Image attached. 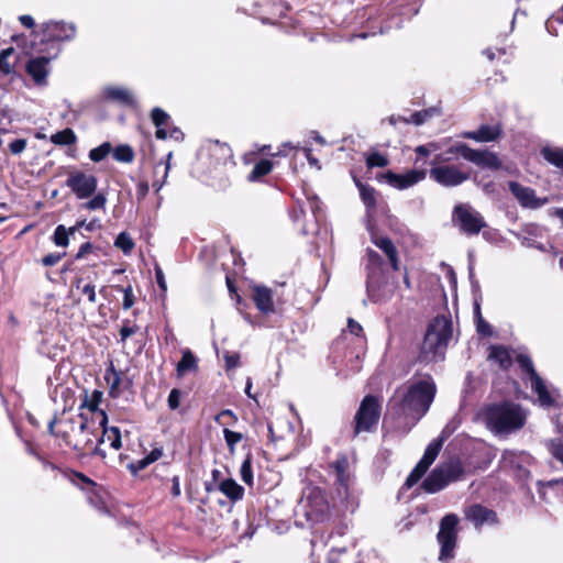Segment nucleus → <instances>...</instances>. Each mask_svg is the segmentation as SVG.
Returning a JSON list of instances; mask_svg holds the SVG:
<instances>
[{
  "instance_id": "64",
  "label": "nucleus",
  "mask_w": 563,
  "mask_h": 563,
  "mask_svg": "<svg viewBox=\"0 0 563 563\" xmlns=\"http://www.w3.org/2000/svg\"><path fill=\"white\" fill-rule=\"evenodd\" d=\"M173 495L174 496L180 495V487H179V482H178L177 477H174V479H173Z\"/></svg>"
},
{
  "instance_id": "52",
  "label": "nucleus",
  "mask_w": 563,
  "mask_h": 563,
  "mask_svg": "<svg viewBox=\"0 0 563 563\" xmlns=\"http://www.w3.org/2000/svg\"><path fill=\"white\" fill-rule=\"evenodd\" d=\"M26 147V140L24 139H16L13 142L9 144V148L12 154H20L22 153Z\"/></svg>"
},
{
  "instance_id": "32",
  "label": "nucleus",
  "mask_w": 563,
  "mask_h": 563,
  "mask_svg": "<svg viewBox=\"0 0 563 563\" xmlns=\"http://www.w3.org/2000/svg\"><path fill=\"white\" fill-rule=\"evenodd\" d=\"M197 367V361L194 354L186 350L183 352L181 360L177 365V373L179 376H184L187 372L195 371Z\"/></svg>"
},
{
  "instance_id": "9",
  "label": "nucleus",
  "mask_w": 563,
  "mask_h": 563,
  "mask_svg": "<svg viewBox=\"0 0 563 563\" xmlns=\"http://www.w3.org/2000/svg\"><path fill=\"white\" fill-rule=\"evenodd\" d=\"M66 186L78 199H87L96 192L98 180L91 174L75 170L68 174Z\"/></svg>"
},
{
  "instance_id": "57",
  "label": "nucleus",
  "mask_w": 563,
  "mask_h": 563,
  "mask_svg": "<svg viewBox=\"0 0 563 563\" xmlns=\"http://www.w3.org/2000/svg\"><path fill=\"white\" fill-rule=\"evenodd\" d=\"M155 276H156V282H157L159 288L163 291H166L167 290V285H166L165 276H164V273H163V271H162V268L159 266L155 267Z\"/></svg>"
},
{
  "instance_id": "48",
  "label": "nucleus",
  "mask_w": 563,
  "mask_h": 563,
  "mask_svg": "<svg viewBox=\"0 0 563 563\" xmlns=\"http://www.w3.org/2000/svg\"><path fill=\"white\" fill-rule=\"evenodd\" d=\"M115 289L123 292V302H122L123 309H125V310L130 309L135 302L132 286H130V285L126 287L115 286Z\"/></svg>"
},
{
  "instance_id": "40",
  "label": "nucleus",
  "mask_w": 563,
  "mask_h": 563,
  "mask_svg": "<svg viewBox=\"0 0 563 563\" xmlns=\"http://www.w3.org/2000/svg\"><path fill=\"white\" fill-rule=\"evenodd\" d=\"M240 475L242 481L249 485H253V472H252V457L249 454L245 460L243 461L241 468H240Z\"/></svg>"
},
{
  "instance_id": "13",
  "label": "nucleus",
  "mask_w": 563,
  "mask_h": 563,
  "mask_svg": "<svg viewBox=\"0 0 563 563\" xmlns=\"http://www.w3.org/2000/svg\"><path fill=\"white\" fill-rule=\"evenodd\" d=\"M461 151V156L483 168L488 169H499L501 167V162L498 158L497 154L489 151H481L471 148L468 145H462L457 148Z\"/></svg>"
},
{
  "instance_id": "53",
  "label": "nucleus",
  "mask_w": 563,
  "mask_h": 563,
  "mask_svg": "<svg viewBox=\"0 0 563 563\" xmlns=\"http://www.w3.org/2000/svg\"><path fill=\"white\" fill-rule=\"evenodd\" d=\"M64 255H65V253H63V254H59V253L48 254V255H46V256H44L42 258V263L45 266H54L55 264H57L63 258Z\"/></svg>"
},
{
  "instance_id": "17",
  "label": "nucleus",
  "mask_w": 563,
  "mask_h": 563,
  "mask_svg": "<svg viewBox=\"0 0 563 563\" xmlns=\"http://www.w3.org/2000/svg\"><path fill=\"white\" fill-rule=\"evenodd\" d=\"M331 467L334 470L336 475V482L339 484L338 494L342 498L349 497V484H350V465L346 456H340L333 463Z\"/></svg>"
},
{
  "instance_id": "38",
  "label": "nucleus",
  "mask_w": 563,
  "mask_h": 563,
  "mask_svg": "<svg viewBox=\"0 0 563 563\" xmlns=\"http://www.w3.org/2000/svg\"><path fill=\"white\" fill-rule=\"evenodd\" d=\"M111 151V144L109 142H104L100 146L95 147L89 152V158L96 163L101 162L110 154Z\"/></svg>"
},
{
  "instance_id": "35",
  "label": "nucleus",
  "mask_w": 563,
  "mask_h": 563,
  "mask_svg": "<svg viewBox=\"0 0 563 563\" xmlns=\"http://www.w3.org/2000/svg\"><path fill=\"white\" fill-rule=\"evenodd\" d=\"M272 168H273V163L271 161L262 159L257 164H255L254 168L252 169V172L247 176V179L250 181H256L261 177L269 174Z\"/></svg>"
},
{
  "instance_id": "36",
  "label": "nucleus",
  "mask_w": 563,
  "mask_h": 563,
  "mask_svg": "<svg viewBox=\"0 0 563 563\" xmlns=\"http://www.w3.org/2000/svg\"><path fill=\"white\" fill-rule=\"evenodd\" d=\"M81 223H79L76 227L70 228L67 230L64 225H57L54 232V243L57 246H67L69 243L68 235L73 234L78 227H80Z\"/></svg>"
},
{
  "instance_id": "29",
  "label": "nucleus",
  "mask_w": 563,
  "mask_h": 563,
  "mask_svg": "<svg viewBox=\"0 0 563 563\" xmlns=\"http://www.w3.org/2000/svg\"><path fill=\"white\" fill-rule=\"evenodd\" d=\"M104 379L109 386V395L117 398L120 395V387L122 383L121 373L118 372L112 365L106 371Z\"/></svg>"
},
{
  "instance_id": "50",
  "label": "nucleus",
  "mask_w": 563,
  "mask_h": 563,
  "mask_svg": "<svg viewBox=\"0 0 563 563\" xmlns=\"http://www.w3.org/2000/svg\"><path fill=\"white\" fill-rule=\"evenodd\" d=\"M551 454L561 463H563V443L561 440H552L549 443Z\"/></svg>"
},
{
  "instance_id": "60",
  "label": "nucleus",
  "mask_w": 563,
  "mask_h": 563,
  "mask_svg": "<svg viewBox=\"0 0 563 563\" xmlns=\"http://www.w3.org/2000/svg\"><path fill=\"white\" fill-rule=\"evenodd\" d=\"M347 328H349L350 332L354 335H360L363 330L361 324L353 319L347 320Z\"/></svg>"
},
{
  "instance_id": "7",
  "label": "nucleus",
  "mask_w": 563,
  "mask_h": 563,
  "mask_svg": "<svg viewBox=\"0 0 563 563\" xmlns=\"http://www.w3.org/2000/svg\"><path fill=\"white\" fill-rule=\"evenodd\" d=\"M459 518L454 514L445 515L440 522V530L438 532V542L441 545L440 561H449L453 558L454 549L456 545L457 532L456 526Z\"/></svg>"
},
{
  "instance_id": "58",
  "label": "nucleus",
  "mask_w": 563,
  "mask_h": 563,
  "mask_svg": "<svg viewBox=\"0 0 563 563\" xmlns=\"http://www.w3.org/2000/svg\"><path fill=\"white\" fill-rule=\"evenodd\" d=\"M135 332H136V328L135 327L123 325L120 329L121 341L124 342L128 338L133 335Z\"/></svg>"
},
{
  "instance_id": "5",
  "label": "nucleus",
  "mask_w": 563,
  "mask_h": 563,
  "mask_svg": "<svg viewBox=\"0 0 563 563\" xmlns=\"http://www.w3.org/2000/svg\"><path fill=\"white\" fill-rule=\"evenodd\" d=\"M462 474L463 466L461 461L452 459L437 466L422 483V488L429 494H434L443 489L451 482L460 479Z\"/></svg>"
},
{
  "instance_id": "12",
  "label": "nucleus",
  "mask_w": 563,
  "mask_h": 563,
  "mask_svg": "<svg viewBox=\"0 0 563 563\" xmlns=\"http://www.w3.org/2000/svg\"><path fill=\"white\" fill-rule=\"evenodd\" d=\"M454 214L459 220L461 230L467 234H477L485 227L483 217L468 206H456Z\"/></svg>"
},
{
  "instance_id": "63",
  "label": "nucleus",
  "mask_w": 563,
  "mask_h": 563,
  "mask_svg": "<svg viewBox=\"0 0 563 563\" xmlns=\"http://www.w3.org/2000/svg\"><path fill=\"white\" fill-rule=\"evenodd\" d=\"M19 20L25 27L31 29L35 25L34 19L31 15H21Z\"/></svg>"
},
{
  "instance_id": "8",
  "label": "nucleus",
  "mask_w": 563,
  "mask_h": 563,
  "mask_svg": "<svg viewBox=\"0 0 563 563\" xmlns=\"http://www.w3.org/2000/svg\"><path fill=\"white\" fill-rule=\"evenodd\" d=\"M444 437L433 440L426 449L422 459L419 461V463L416 465V467L411 471L409 476L407 477L405 482V486L407 488H411L413 485H416L420 478L426 474L429 466L434 462L438 454L441 451V448L443 445Z\"/></svg>"
},
{
  "instance_id": "3",
  "label": "nucleus",
  "mask_w": 563,
  "mask_h": 563,
  "mask_svg": "<svg viewBox=\"0 0 563 563\" xmlns=\"http://www.w3.org/2000/svg\"><path fill=\"white\" fill-rule=\"evenodd\" d=\"M488 429L495 433H509L520 429L526 421V413L519 405L501 402L486 406L482 411Z\"/></svg>"
},
{
  "instance_id": "55",
  "label": "nucleus",
  "mask_w": 563,
  "mask_h": 563,
  "mask_svg": "<svg viewBox=\"0 0 563 563\" xmlns=\"http://www.w3.org/2000/svg\"><path fill=\"white\" fill-rule=\"evenodd\" d=\"M180 404V391L178 389H173L168 396V406L170 409H176Z\"/></svg>"
},
{
  "instance_id": "23",
  "label": "nucleus",
  "mask_w": 563,
  "mask_h": 563,
  "mask_svg": "<svg viewBox=\"0 0 563 563\" xmlns=\"http://www.w3.org/2000/svg\"><path fill=\"white\" fill-rule=\"evenodd\" d=\"M501 134L499 125H481L476 131L463 133V137L474 140L476 142H492L497 140Z\"/></svg>"
},
{
  "instance_id": "47",
  "label": "nucleus",
  "mask_w": 563,
  "mask_h": 563,
  "mask_svg": "<svg viewBox=\"0 0 563 563\" xmlns=\"http://www.w3.org/2000/svg\"><path fill=\"white\" fill-rule=\"evenodd\" d=\"M223 435H224L225 442L230 449V452L233 453L235 444L243 439L242 433L232 431L228 428H224Z\"/></svg>"
},
{
  "instance_id": "44",
  "label": "nucleus",
  "mask_w": 563,
  "mask_h": 563,
  "mask_svg": "<svg viewBox=\"0 0 563 563\" xmlns=\"http://www.w3.org/2000/svg\"><path fill=\"white\" fill-rule=\"evenodd\" d=\"M102 400V393L93 390L90 396H86L82 406L87 407L90 411H96Z\"/></svg>"
},
{
  "instance_id": "37",
  "label": "nucleus",
  "mask_w": 563,
  "mask_h": 563,
  "mask_svg": "<svg viewBox=\"0 0 563 563\" xmlns=\"http://www.w3.org/2000/svg\"><path fill=\"white\" fill-rule=\"evenodd\" d=\"M113 158L122 163H131L134 159V152L129 145H119L113 150Z\"/></svg>"
},
{
  "instance_id": "49",
  "label": "nucleus",
  "mask_w": 563,
  "mask_h": 563,
  "mask_svg": "<svg viewBox=\"0 0 563 563\" xmlns=\"http://www.w3.org/2000/svg\"><path fill=\"white\" fill-rule=\"evenodd\" d=\"M151 118L156 128L163 126L169 119L167 112L161 108H154L151 112Z\"/></svg>"
},
{
  "instance_id": "26",
  "label": "nucleus",
  "mask_w": 563,
  "mask_h": 563,
  "mask_svg": "<svg viewBox=\"0 0 563 563\" xmlns=\"http://www.w3.org/2000/svg\"><path fill=\"white\" fill-rule=\"evenodd\" d=\"M219 489L232 501L242 499L244 495V488L232 478L222 481L219 484Z\"/></svg>"
},
{
  "instance_id": "28",
  "label": "nucleus",
  "mask_w": 563,
  "mask_h": 563,
  "mask_svg": "<svg viewBox=\"0 0 563 563\" xmlns=\"http://www.w3.org/2000/svg\"><path fill=\"white\" fill-rule=\"evenodd\" d=\"M163 455V449L162 448H154L145 457L137 460L135 462H132L128 465V468L133 473L136 474L137 472L146 468L152 463L159 460Z\"/></svg>"
},
{
  "instance_id": "46",
  "label": "nucleus",
  "mask_w": 563,
  "mask_h": 563,
  "mask_svg": "<svg viewBox=\"0 0 563 563\" xmlns=\"http://www.w3.org/2000/svg\"><path fill=\"white\" fill-rule=\"evenodd\" d=\"M437 112V109H428L423 111L416 112L410 115V119L406 120L408 123H413L416 125H420L426 122L428 118L433 115Z\"/></svg>"
},
{
  "instance_id": "6",
  "label": "nucleus",
  "mask_w": 563,
  "mask_h": 563,
  "mask_svg": "<svg viewBox=\"0 0 563 563\" xmlns=\"http://www.w3.org/2000/svg\"><path fill=\"white\" fill-rule=\"evenodd\" d=\"M380 417V406L378 399L374 396H366L362 400L354 420V433L371 432L375 429Z\"/></svg>"
},
{
  "instance_id": "24",
  "label": "nucleus",
  "mask_w": 563,
  "mask_h": 563,
  "mask_svg": "<svg viewBox=\"0 0 563 563\" xmlns=\"http://www.w3.org/2000/svg\"><path fill=\"white\" fill-rule=\"evenodd\" d=\"M372 242L386 255L394 271L399 269L398 252L393 241L386 236L372 235Z\"/></svg>"
},
{
  "instance_id": "62",
  "label": "nucleus",
  "mask_w": 563,
  "mask_h": 563,
  "mask_svg": "<svg viewBox=\"0 0 563 563\" xmlns=\"http://www.w3.org/2000/svg\"><path fill=\"white\" fill-rule=\"evenodd\" d=\"M92 249H93V246L91 243H89V242L84 243L80 246V249L76 255V258L79 260V258L84 257L86 254L90 253L92 251Z\"/></svg>"
},
{
  "instance_id": "45",
  "label": "nucleus",
  "mask_w": 563,
  "mask_h": 563,
  "mask_svg": "<svg viewBox=\"0 0 563 563\" xmlns=\"http://www.w3.org/2000/svg\"><path fill=\"white\" fill-rule=\"evenodd\" d=\"M14 49L12 47L5 48L0 53V71L8 75L11 74L13 67L8 62L9 57L13 54Z\"/></svg>"
},
{
  "instance_id": "43",
  "label": "nucleus",
  "mask_w": 563,
  "mask_h": 563,
  "mask_svg": "<svg viewBox=\"0 0 563 563\" xmlns=\"http://www.w3.org/2000/svg\"><path fill=\"white\" fill-rule=\"evenodd\" d=\"M388 164H389L388 158L385 155H383V154H380L378 152L371 153L366 157V165L369 168H373V167H385Z\"/></svg>"
},
{
  "instance_id": "10",
  "label": "nucleus",
  "mask_w": 563,
  "mask_h": 563,
  "mask_svg": "<svg viewBox=\"0 0 563 563\" xmlns=\"http://www.w3.org/2000/svg\"><path fill=\"white\" fill-rule=\"evenodd\" d=\"M517 361L521 368L526 371L529 375L531 388L538 395V400L541 406L550 407L553 405L554 400L551 397L550 393L547 389V386L542 378L534 371L532 361L527 355H518Z\"/></svg>"
},
{
  "instance_id": "27",
  "label": "nucleus",
  "mask_w": 563,
  "mask_h": 563,
  "mask_svg": "<svg viewBox=\"0 0 563 563\" xmlns=\"http://www.w3.org/2000/svg\"><path fill=\"white\" fill-rule=\"evenodd\" d=\"M104 95L108 99L118 101L120 103L126 106L134 104L133 95L125 88L122 87H107L104 89Z\"/></svg>"
},
{
  "instance_id": "1",
  "label": "nucleus",
  "mask_w": 563,
  "mask_h": 563,
  "mask_svg": "<svg viewBox=\"0 0 563 563\" xmlns=\"http://www.w3.org/2000/svg\"><path fill=\"white\" fill-rule=\"evenodd\" d=\"M435 391L437 387L431 377L412 382L396 389L389 406L398 413L418 421L429 410Z\"/></svg>"
},
{
  "instance_id": "41",
  "label": "nucleus",
  "mask_w": 563,
  "mask_h": 563,
  "mask_svg": "<svg viewBox=\"0 0 563 563\" xmlns=\"http://www.w3.org/2000/svg\"><path fill=\"white\" fill-rule=\"evenodd\" d=\"M114 245L122 250L124 254H129L134 247V242L129 234L122 232L117 236Z\"/></svg>"
},
{
  "instance_id": "19",
  "label": "nucleus",
  "mask_w": 563,
  "mask_h": 563,
  "mask_svg": "<svg viewBox=\"0 0 563 563\" xmlns=\"http://www.w3.org/2000/svg\"><path fill=\"white\" fill-rule=\"evenodd\" d=\"M51 58L45 56L31 58L26 64V73L38 86L46 85V78L49 74L48 64Z\"/></svg>"
},
{
  "instance_id": "56",
  "label": "nucleus",
  "mask_w": 563,
  "mask_h": 563,
  "mask_svg": "<svg viewBox=\"0 0 563 563\" xmlns=\"http://www.w3.org/2000/svg\"><path fill=\"white\" fill-rule=\"evenodd\" d=\"M227 368H234L239 365L240 356L236 353H227L224 355Z\"/></svg>"
},
{
  "instance_id": "39",
  "label": "nucleus",
  "mask_w": 563,
  "mask_h": 563,
  "mask_svg": "<svg viewBox=\"0 0 563 563\" xmlns=\"http://www.w3.org/2000/svg\"><path fill=\"white\" fill-rule=\"evenodd\" d=\"M82 277H77L74 282V286L77 289H80L81 292L87 296V299L90 303H96L97 294L95 286L92 284H86L82 286Z\"/></svg>"
},
{
  "instance_id": "16",
  "label": "nucleus",
  "mask_w": 563,
  "mask_h": 563,
  "mask_svg": "<svg viewBox=\"0 0 563 563\" xmlns=\"http://www.w3.org/2000/svg\"><path fill=\"white\" fill-rule=\"evenodd\" d=\"M509 189L525 208L537 209L548 202V198H537L536 191L532 188L525 187L516 181L509 183Z\"/></svg>"
},
{
  "instance_id": "42",
  "label": "nucleus",
  "mask_w": 563,
  "mask_h": 563,
  "mask_svg": "<svg viewBox=\"0 0 563 563\" xmlns=\"http://www.w3.org/2000/svg\"><path fill=\"white\" fill-rule=\"evenodd\" d=\"M92 198L82 205V207L87 210H98L103 209L107 203V197L103 192H98L97 195H92Z\"/></svg>"
},
{
  "instance_id": "61",
  "label": "nucleus",
  "mask_w": 563,
  "mask_h": 563,
  "mask_svg": "<svg viewBox=\"0 0 563 563\" xmlns=\"http://www.w3.org/2000/svg\"><path fill=\"white\" fill-rule=\"evenodd\" d=\"M303 152H305V155H306V157L308 159L309 165L316 167L317 169H321L319 161L311 155V150L310 148H305Z\"/></svg>"
},
{
  "instance_id": "33",
  "label": "nucleus",
  "mask_w": 563,
  "mask_h": 563,
  "mask_svg": "<svg viewBox=\"0 0 563 563\" xmlns=\"http://www.w3.org/2000/svg\"><path fill=\"white\" fill-rule=\"evenodd\" d=\"M76 141V134L69 128L51 135V142L55 145H71Z\"/></svg>"
},
{
  "instance_id": "34",
  "label": "nucleus",
  "mask_w": 563,
  "mask_h": 563,
  "mask_svg": "<svg viewBox=\"0 0 563 563\" xmlns=\"http://www.w3.org/2000/svg\"><path fill=\"white\" fill-rule=\"evenodd\" d=\"M356 186L360 190L361 198L368 209H373L376 206V191L373 187L356 181Z\"/></svg>"
},
{
  "instance_id": "15",
  "label": "nucleus",
  "mask_w": 563,
  "mask_h": 563,
  "mask_svg": "<svg viewBox=\"0 0 563 563\" xmlns=\"http://www.w3.org/2000/svg\"><path fill=\"white\" fill-rule=\"evenodd\" d=\"M42 42L68 41L75 37L76 27L71 23L49 21L41 25Z\"/></svg>"
},
{
  "instance_id": "14",
  "label": "nucleus",
  "mask_w": 563,
  "mask_h": 563,
  "mask_svg": "<svg viewBox=\"0 0 563 563\" xmlns=\"http://www.w3.org/2000/svg\"><path fill=\"white\" fill-rule=\"evenodd\" d=\"M426 170L410 169L402 174L386 172L382 177L393 188L398 190L408 189L426 178Z\"/></svg>"
},
{
  "instance_id": "30",
  "label": "nucleus",
  "mask_w": 563,
  "mask_h": 563,
  "mask_svg": "<svg viewBox=\"0 0 563 563\" xmlns=\"http://www.w3.org/2000/svg\"><path fill=\"white\" fill-rule=\"evenodd\" d=\"M541 154L549 164L563 170V148L547 145L541 150Z\"/></svg>"
},
{
  "instance_id": "51",
  "label": "nucleus",
  "mask_w": 563,
  "mask_h": 563,
  "mask_svg": "<svg viewBox=\"0 0 563 563\" xmlns=\"http://www.w3.org/2000/svg\"><path fill=\"white\" fill-rule=\"evenodd\" d=\"M180 131L177 128H174L170 132H168L163 126L156 129L155 135L158 140H166L167 137H177Z\"/></svg>"
},
{
  "instance_id": "22",
  "label": "nucleus",
  "mask_w": 563,
  "mask_h": 563,
  "mask_svg": "<svg viewBox=\"0 0 563 563\" xmlns=\"http://www.w3.org/2000/svg\"><path fill=\"white\" fill-rule=\"evenodd\" d=\"M253 290V300L257 307V309L264 313H269L274 311V301H273V291L272 289L261 286L254 285L252 287Z\"/></svg>"
},
{
  "instance_id": "18",
  "label": "nucleus",
  "mask_w": 563,
  "mask_h": 563,
  "mask_svg": "<svg viewBox=\"0 0 563 563\" xmlns=\"http://www.w3.org/2000/svg\"><path fill=\"white\" fill-rule=\"evenodd\" d=\"M95 427L96 423L93 421H89L84 416L79 417L78 429L75 431V449L87 450L93 444L92 437H96V434H93Z\"/></svg>"
},
{
  "instance_id": "25",
  "label": "nucleus",
  "mask_w": 563,
  "mask_h": 563,
  "mask_svg": "<svg viewBox=\"0 0 563 563\" xmlns=\"http://www.w3.org/2000/svg\"><path fill=\"white\" fill-rule=\"evenodd\" d=\"M100 415L101 420L99 422V426L102 428V434L99 439V442L109 443L112 449L119 450L122 445L120 430L117 427L107 428V415L104 413V411H101Z\"/></svg>"
},
{
  "instance_id": "20",
  "label": "nucleus",
  "mask_w": 563,
  "mask_h": 563,
  "mask_svg": "<svg viewBox=\"0 0 563 563\" xmlns=\"http://www.w3.org/2000/svg\"><path fill=\"white\" fill-rule=\"evenodd\" d=\"M465 518L474 523L476 528H481L483 525H493L497 521L496 514L482 506L473 505L465 510Z\"/></svg>"
},
{
  "instance_id": "2",
  "label": "nucleus",
  "mask_w": 563,
  "mask_h": 563,
  "mask_svg": "<svg viewBox=\"0 0 563 563\" xmlns=\"http://www.w3.org/2000/svg\"><path fill=\"white\" fill-rule=\"evenodd\" d=\"M451 336L452 322L445 317L434 318L427 329L418 361L429 364L443 360Z\"/></svg>"
},
{
  "instance_id": "21",
  "label": "nucleus",
  "mask_w": 563,
  "mask_h": 563,
  "mask_svg": "<svg viewBox=\"0 0 563 563\" xmlns=\"http://www.w3.org/2000/svg\"><path fill=\"white\" fill-rule=\"evenodd\" d=\"M367 255H368V263H369V267H371V272L368 273V279H367V292H368V296L371 297V299L373 301H385L387 300L389 297H386L384 294H380L376 287V282H375V269H377L380 265V257L377 253H375L374 251H368L367 252Z\"/></svg>"
},
{
  "instance_id": "31",
  "label": "nucleus",
  "mask_w": 563,
  "mask_h": 563,
  "mask_svg": "<svg viewBox=\"0 0 563 563\" xmlns=\"http://www.w3.org/2000/svg\"><path fill=\"white\" fill-rule=\"evenodd\" d=\"M488 357L503 368H507L511 364L510 355L503 346H492Z\"/></svg>"
},
{
  "instance_id": "54",
  "label": "nucleus",
  "mask_w": 563,
  "mask_h": 563,
  "mask_svg": "<svg viewBox=\"0 0 563 563\" xmlns=\"http://www.w3.org/2000/svg\"><path fill=\"white\" fill-rule=\"evenodd\" d=\"M225 418H230L233 422L238 420L236 416L233 413V411L225 409L222 410L217 417L216 421L220 424H229V422L224 421Z\"/></svg>"
},
{
  "instance_id": "11",
  "label": "nucleus",
  "mask_w": 563,
  "mask_h": 563,
  "mask_svg": "<svg viewBox=\"0 0 563 563\" xmlns=\"http://www.w3.org/2000/svg\"><path fill=\"white\" fill-rule=\"evenodd\" d=\"M430 177L441 186L456 187L467 180L470 175L455 165H439L430 169Z\"/></svg>"
},
{
  "instance_id": "59",
  "label": "nucleus",
  "mask_w": 563,
  "mask_h": 563,
  "mask_svg": "<svg viewBox=\"0 0 563 563\" xmlns=\"http://www.w3.org/2000/svg\"><path fill=\"white\" fill-rule=\"evenodd\" d=\"M437 148V144L430 143L429 145H419L416 148V152L420 155L428 156L431 153V151H435Z\"/></svg>"
},
{
  "instance_id": "4",
  "label": "nucleus",
  "mask_w": 563,
  "mask_h": 563,
  "mask_svg": "<svg viewBox=\"0 0 563 563\" xmlns=\"http://www.w3.org/2000/svg\"><path fill=\"white\" fill-rule=\"evenodd\" d=\"M297 512L312 525L328 521L331 517V507L324 490L317 486H307L302 492Z\"/></svg>"
}]
</instances>
